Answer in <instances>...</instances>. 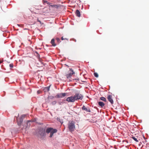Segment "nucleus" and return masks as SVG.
I'll return each mask as SVG.
<instances>
[{"mask_svg": "<svg viewBox=\"0 0 149 149\" xmlns=\"http://www.w3.org/2000/svg\"><path fill=\"white\" fill-rule=\"evenodd\" d=\"M57 131L56 129H53L52 127H48L46 129V132L47 133H50L49 135V137L51 138L52 137L53 134L56 133Z\"/></svg>", "mask_w": 149, "mask_h": 149, "instance_id": "f257e3e1", "label": "nucleus"}, {"mask_svg": "<svg viewBox=\"0 0 149 149\" xmlns=\"http://www.w3.org/2000/svg\"><path fill=\"white\" fill-rule=\"evenodd\" d=\"M75 123L73 121H70L68 124L69 130L71 132L73 131L75 129Z\"/></svg>", "mask_w": 149, "mask_h": 149, "instance_id": "f03ea898", "label": "nucleus"}, {"mask_svg": "<svg viewBox=\"0 0 149 149\" xmlns=\"http://www.w3.org/2000/svg\"><path fill=\"white\" fill-rule=\"evenodd\" d=\"M25 117V115H22L20 118H17V122L18 125L20 126L23 122L24 118Z\"/></svg>", "mask_w": 149, "mask_h": 149, "instance_id": "7ed1b4c3", "label": "nucleus"}, {"mask_svg": "<svg viewBox=\"0 0 149 149\" xmlns=\"http://www.w3.org/2000/svg\"><path fill=\"white\" fill-rule=\"evenodd\" d=\"M74 72L71 69L68 71V73L66 74L65 76L68 79L70 78L72 75L74 74Z\"/></svg>", "mask_w": 149, "mask_h": 149, "instance_id": "20e7f679", "label": "nucleus"}, {"mask_svg": "<svg viewBox=\"0 0 149 149\" xmlns=\"http://www.w3.org/2000/svg\"><path fill=\"white\" fill-rule=\"evenodd\" d=\"M74 96L75 100H81L83 97V96L82 94L78 93H76Z\"/></svg>", "mask_w": 149, "mask_h": 149, "instance_id": "39448f33", "label": "nucleus"}, {"mask_svg": "<svg viewBox=\"0 0 149 149\" xmlns=\"http://www.w3.org/2000/svg\"><path fill=\"white\" fill-rule=\"evenodd\" d=\"M66 100L69 102H74L75 101L74 97V96H71L70 97H68Z\"/></svg>", "mask_w": 149, "mask_h": 149, "instance_id": "423d86ee", "label": "nucleus"}, {"mask_svg": "<svg viewBox=\"0 0 149 149\" xmlns=\"http://www.w3.org/2000/svg\"><path fill=\"white\" fill-rule=\"evenodd\" d=\"M66 93H61L57 94L55 97L62 98L65 97L67 95Z\"/></svg>", "mask_w": 149, "mask_h": 149, "instance_id": "0eeeda50", "label": "nucleus"}, {"mask_svg": "<svg viewBox=\"0 0 149 149\" xmlns=\"http://www.w3.org/2000/svg\"><path fill=\"white\" fill-rule=\"evenodd\" d=\"M39 134L42 136L45 135V130L43 128L41 129L39 131Z\"/></svg>", "mask_w": 149, "mask_h": 149, "instance_id": "6e6552de", "label": "nucleus"}, {"mask_svg": "<svg viewBox=\"0 0 149 149\" xmlns=\"http://www.w3.org/2000/svg\"><path fill=\"white\" fill-rule=\"evenodd\" d=\"M82 109L83 110H85L87 112H90L91 110L88 107H86L85 106L83 105L82 108Z\"/></svg>", "mask_w": 149, "mask_h": 149, "instance_id": "1a4fd4ad", "label": "nucleus"}, {"mask_svg": "<svg viewBox=\"0 0 149 149\" xmlns=\"http://www.w3.org/2000/svg\"><path fill=\"white\" fill-rule=\"evenodd\" d=\"M107 98L108 101L110 102L111 104H112L113 103V101L112 98V96L111 95H109L107 96Z\"/></svg>", "mask_w": 149, "mask_h": 149, "instance_id": "9d476101", "label": "nucleus"}, {"mask_svg": "<svg viewBox=\"0 0 149 149\" xmlns=\"http://www.w3.org/2000/svg\"><path fill=\"white\" fill-rule=\"evenodd\" d=\"M98 103L99 105L102 108L104 106L105 104L102 102L99 101Z\"/></svg>", "mask_w": 149, "mask_h": 149, "instance_id": "9b49d317", "label": "nucleus"}, {"mask_svg": "<svg viewBox=\"0 0 149 149\" xmlns=\"http://www.w3.org/2000/svg\"><path fill=\"white\" fill-rule=\"evenodd\" d=\"M76 15L77 17H80L81 15L80 12L79 10H77L75 12Z\"/></svg>", "mask_w": 149, "mask_h": 149, "instance_id": "f8f14e48", "label": "nucleus"}, {"mask_svg": "<svg viewBox=\"0 0 149 149\" xmlns=\"http://www.w3.org/2000/svg\"><path fill=\"white\" fill-rule=\"evenodd\" d=\"M51 42L53 46L55 47L56 46V45L55 43L54 39H53L51 40Z\"/></svg>", "mask_w": 149, "mask_h": 149, "instance_id": "ddd939ff", "label": "nucleus"}, {"mask_svg": "<svg viewBox=\"0 0 149 149\" xmlns=\"http://www.w3.org/2000/svg\"><path fill=\"white\" fill-rule=\"evenodd\" d=\"M38 60L39 61V62L42 65L43 64V63L42 62V59L40 57L38 53Z\"/></svg>", "mask_w": 149, "mask_h": 149, "instance_id": "4468645a", "label": "nucleus"}, {"mask_svg": "<svg viewBox=\"0 0 149 149\" xmlns=\"http://www.w3.org/2000/svg\"><path fill=\"white\" fill-rule=\"evenodd\" d=\"M51 85L49 86L45 87L44 89L45 92H48L49 90L50 87Z\"/></svg>", "mask_w": 149, "mask_h": 149, "instance_id": "2eb2a0df", "label": "nucleus"}, {"mask_svg": "<svg viewBox=\"0 0 149 149\" xmlns=\"http://www.w3.org/2000/svg\"><path fill=\"white\" fill-rule=\"evenodd\" d=\"M49 8H45L43 9L42 11L43 13L48 12L50 10Z\"/></svg>", "mask_w": 149, "mask_h": 149, "instance_id": "dca6fc26", "label": "nucleus"}, {"mask_svg": "<svg viewBox=\"0 0 149 149\" xmlns=\"http://www.w3.org/2000/svg\"><path fill=\"white\" fill-rule=\"evenodd\" d=\"M100 99L101 100L104 101L105 102H107V100L106 98L104 97H101L100 98Z\"/></svg>", "mask_w": 149, "mask_h": 149, "instance_id": "f3484780", "label": "nucleus"}, {"mask_svg": "<svg viewBox=\"0 0 149 149\" xmlns=\"http://www.w3.org/2000/svg\"><path fill=\"white\" fill-rule=\"evenodd\" d=\"M131 138H132L134 139V140L135 141H136V142H139V140L137 139V138H136V137H134V136H132L131 137Z\"/></svg>", "mask_w": 149, "mask_h": 149, "instance_id": "a211bd4d", "label": "nucleus"}, {"mask_svg": "<svg viewBox=\"0 0 149 149\" xmlns=\"http://www.w3.org/2000/svg\"><path fill=\"white\" fill-rule=\"evenodd\" d=\"M94 76H95V77H98V74L96 72H95L94 73Z\"/></svg>", "mask_w": 149, "mask_h": 149, "instance_id": "6ab92c4d", "label": "nucleus"}, {"mask_svg": "<svg viewBox=\"0 0 149 149\" xmlns=\"http://www.w3.org/2000/svg\"><path fill=\"white\" fill-rule=\"evenodd\" d=\"M56 39L57 42L58 43V44H59L61 42L60 39L59 38H56Z\"/></svg>", "mask_w": 149, "mask_h": 149, "instance_id": "aec40b11", "label": "nucleus"}, {"mask_svg": "<svg viewBox=\"0 0 149 149\" xmlns=\"http://www.w3.org/2000/svg\"><path fill=\"white\" fill-rule=\"evenodd\" d=\"M56 103V101H54L52 102V104L53 105H54Z\"/></svg>", "mask_w": 149, "mask_h": 149, "instance_id": "412c9836", "label": "nucleus"}, {"mask_svg": "<svg viewBox=\"0 0 149 149\" xmlns=\"http://www.w3.org/2000/svg\"><path fill=\"white\" fill-rule=\"evenodd\" d=\"M31 122V121L30 120H28L27 121V125L28 126H29L30 125V123H29Z\"/></svg>", "mask_w": 149, "mask_h": 149, "instance_id": "4be33fe9", "label": "nucleus"}, {"mask_svg": "<svg viewBox=\"0 0 149 149\" xmlns=\"http://www.w3.org/2000/svg\"><path fill=\"white\" fill-rule=\"evenodd\" d=\"M54 98V97L53 96H51L48 97L49 99H52Z\"/></svg>", "mask_w": 149, "mask_h": 149, "instance_id": "5701e85b", "label": "nucleus"}, {"mask_svg": "<svg viewBox=\"0 0 149 149\" xmlns=\"http://www.w3.org/2000/svg\"><path fill=\"white\" fill-rule=\"evenodd\" d=\"M9 66L10 68H13V63H11L9 65Z\"/></svg>", "mask_w": 149, "mask_h": 149, "instance_id": "b1692460", "label": "nucleus"}, {"mask_svg": "<svg viewBox=\"0 0 149 149\" xmlns=\"http://www.w3.org/2000/svg\"><path fill=\"white\" fill-rule=\"evenodd\" d=\"M43 2L44 3H46L47 4H49V2H48V1H43Z\"/></svg>", "mask_w": 149, "mask_h": 149, "instance_id": "393cba45", "label": "nucleus"}, {"mask_svg": "<svg viewBox=\"0 0 149 149\" xmlns=\"http://www.w3.org/2000/svg\"><path fill=\"white\" fill-rule=\"evenodd\" d=\"M61 39L62 40H64V39L63 38V37H62L61 38ZM64 39H66L67 40H68V39H67V38H65Z\"/></svg>", "mask_w": 149, "mask_h": 149, "instance_id": "a878e982", "label": "nucleus"}, {"mask_svg": "<svg viewBox=\"0 0 149 149\" xmlns=\"http://www.w3.org/2000/svg\"><path fill=\"white\" fill-rule=\"evenodd\" d=\"M36 119L35 118L34 119V120H32V122H35L36 121Z\"/></svg>", "mask_w": 149, "mask_h": 149, "instance_id": "bb28decb", "label": "nucleus"}, {"mask_svg": "<svg viewBox=\"0 0 149 149\" xmlns=\"http://www.w3.org/2000/svg\"><path fill=\"white\" fill-rule=\"evenodd\" d=\"M38 22H40V21H39V20H38Z\"/></svg>", "mask_w": 149, "mask_h": 149, "instance_id": "cd10ccee", "label": "nucleus"}, {"mask_svg": "<svg viewBox=\"0 0 149 149\" xmlns=\"http://www.w3.org/2000/svg\"><path fill=\"white\" fill-rule=\"evenodd\" d=\"M38 93H39V92L38 91Z\"/></svg>", "mask_w": 149, "mask_h": 149, "instance_id": "c85d7f7f", "label": "nucleus"}, {"mask_svg": "<svg viewBox=\"0 0 149 149\" xmlns=\"http://www.w3.org/2000/svg\"><path fill=\"white\" fill-rule=\"evenodd\" d=\"M26 128V129L27 128V127H26V128Z\"/></svg>", "mask_w": 149, "mask_h": 149, "instance_id": "c756f323", "label": "nucleus"}]
</instances>
